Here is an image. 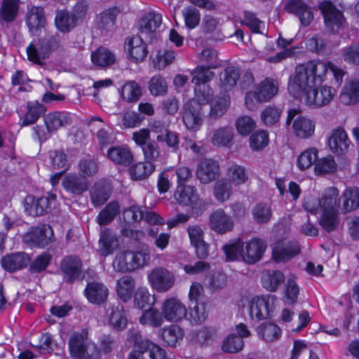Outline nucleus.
I'll list each match as a JSON object with an SVG mask.
<instances>
[{
    "label": "nucleus",
    "mask_w": 359,
    "mask_h": 359,
    "mask_svg": "<svg viewBox=\"0 0 359 359\" xmlns=\"http://www.w3.org/2000/svg\"><path fill=\"white\" fill-rule=\"evenodd\" d=\"M234 222L232 217L222 209H218L210 215V227L219 234H224L233 230Z\"/></svg>",
    "instance_id": "obj_18"
},
{
    "label": "nucleus",
    "mask_w": 359,
    "mask_h": 359,
    "mask_svg": "<svg viewBox=\"0 0 359 359\" xmlns=\"http://www.w3.org/2000/svg\"><path fill=\"white\" fill-rule=\"evenodd\" d=\"M230 104V97L228 95L218 96L210 104L209 117L214 120L222 118L228 111Z\"/></svg>",
    "instance_id": "obj_37"
},
{
    "label": "nucleus",
    "mask_w": 359,
    "mask_h": 359,
    "mask_svg": "<svg viewBox=\"0 0 359 359\" xmlns=\"http://www.w3.org/2000/svg\"><path fill=\"white\" fill-rule=\"evenodd\" d=\"M45 22L44 11L42 7L32 6L29 9L26 23L32 35H39V32L44 27Z\"/></svg>",
    "instance_id": "obj_26"
},
{
    "label": "nucleus",
    "mask_w": 359,
    "mask_h": 359,
    "mask_svg": "<svg viewBox=\"0 0 359 359\" xmlns=\"http://www.w3.org/2000/svg\"><path fill=\"white\" fill-rule=\"evenodd\" d=\"M148 280L151 287L156 292H165L175 285V277L168 269L156 266L148 274Z\"/></svg>",
    "instance_id": "obj_7"
},
{
    "label": "nucleus",
    "mask_w": 359,
    "mask_h": 359,
    "mask_svg": "<svg viewBox=\"0 0 359 359\" xmlns=\"http://www.w3.org/2000/svg\"><path fill=\"white\" fill-rule=\"evenodd\" d=\"M18 0H3L0 9V19L5 22L13 21L18 11Z\"/></svg>",
    "instance_id": "obj_49"
},
{
    "label": "nucleus",
    "mask_w": 359,
    "mask_h": 359,
    "mask_svg": "<svg viewBox=\"0 0 359 359\" xmlns=\"http://www.w3.org/2000/svg\"><path fill=\"white\" fill-rule=\"evenodd\" d=\"M69 350L72 358L76 359H100L98 347L88 337V332H75L71 334L68 341Z\"/></svg>",
    "instance_id": "obj_2"
},
{
    "label": "nucleus",
    "mask_w": 359,
    "mask_h": 359,
    "mask_svg": "<svg viewBox=\"0 0 359 359\" xmlns=\"http://www.w3.org/2000/svg\"><path fill=\"white\" fill-rule=\"evenodd\" d=\"M142 351L149 353V356L151 359H165V352L157 344L152 341L145 339L142 340L139 346Z\"/></svg>",
    "instance_id": "obj_61"
},
{
    "label": "nucleus",
    "mask_w": 359,
    "mask_h": 359,
    "mask_svg": "<svg viewBox=\"0 0 359 359\" xmlns=\"http://www.w3.org/2000/svg\"><path fill=\"white\" fill-rule=\"evenodd\" d=\"M227 177L231 184L241 185L246 182L248 179L244 167L239 165H232L227 170Z\"/></svg>",
    "instance_id": "obj_56"
},
{
    "label": "nucleus",
    "mask_w": 359,
    "mask_h": 359,
    "mask_svg": "<svg viewBox=\"0 0 359 359\" xmlns=\"http://www.w3.org/2000/svg\"><path fill=\"white\" fill-rule=\"evenodd\" d=\"M98 252L102 257H107L115 251L118 246L117 236L109 229H103L100 233Z\"/></svg>",
    "instance_id": "obj_24"
},
{
    "label": "nucleus",
    "mask_w": 359,
    "mask_h": 359,
    "mask_svg": "<svg viewBox=\"0 0 359 359\" xmlns=\"http://www.w3.org/2000/svg\"><path fill=\"white\" fill-rule=\"evenodd\" d=\"M92 62L98 66L106 67L112 65L115 61L114 55L108 49L100 48L92 53Z\"/></svg>",
    "instance_id": "obj_54"
},
{
    "label": "nucleus",
    "mask_w": 359,
    "mask_h": 359,
    "mask_svg": "<svg viewBox=\"0 0 359 359\" xmlns=\"http://www.w3.org/2000/svg\"><path fill=\"white\" fill-rule=\"evenodd\" d=\"M318 158V150L316 148H309L304 151L298 156L297 165L299 170H305L310 168Z\"/></svg>",
    "instance_id": "obj_59"
},
{
    "label": "nucleus",
    "mask_w": 359,
    "mask_h": 359,
    "mask_svg": "<svg viewBox=\"0 0 359 359\" xmlns=\"http://www.w3.org/2000/svg\"><path fill=\"white\" fill-rule=\"evenodd\" d=\"M300 252L297 241L284 238L278 241L273 248L272 255L277 262H286Z\"/></svg>",
    "instance_id": "obj_12"
},
{
    "label": "nucleus",
    "mask_w": 359,
    "mask_h": 359,
    "mask_svg": "<svg viewBox=\"0 0 359 359\" xmlns=\"http://www.w3.org/2000/svg\"><path fill=\"white\" fill-rule=\"evenodd\" d=\"M213 94V90L208 84L203 83L195 86L194 97L189 101H195L202 107L212 100Z\"/></svg>",
    "instance_id": "obj_53"
},
{
    "label": "nucleus",
    "mask_w": 359,
    "mask_h": 359,
    "mask_svg": "<svg viewBox=\"0 0 359 359\" xmlns=\"http://www.w3.org/2000/svg\"><path fill=\"white\" fill-rule=\"evenodd\" d=\"M338 196L337 189L329 187L325 191L321 198L318 201L316 208H310L309 202H306L304 204L305 209L312 213H316L318 211L337 212Z\"/></svg>",
    "instance_id": "obj_14"
},
{
    "label": "nucleus",
    "mask_w": 359,
    "mask_h": 359,
    "mask_svg": "<svg viewBox=\"0 0 359 359\" xmlns=\"http://www.w3.org/2000/svg\"><path fill=\"white\" fill-rule=\"evenodd\" d=\"M299 294V287L294 278L287 279L284 289V302L285 304L292 305L297 302Z\"/></svg>",
    "instance_id": "obj_58"
},
{
    "label": "nucleus",
    "mask_w": 359,
    "mask_h": 359,
    "mask_svg": "<svg viewBox=\"0 0 359 359\" xmlns=\"http://www.w3.org/2000/svg\"><path fill=\"white\" fill-rule=\"evenodd\" d=\"M177 202L183 205H197L198 196L196 190L191 186H177L175 194Z\"/></svg>",
    "instance_id": "obj_34"
},
{
    "label": "nucleus",
    "mask_w": 359,
    "mask_h": 359,
    "mask_svg": "<svg viewBox=\"0 0 359 359\" xmlns=\"http://www.w3.org/2000/svg\"><path fill=\"white\" fill-rule=\"evenodd\" d=\"M149 261L150 255L145 250H126L116 255L112 262V267L117 272L128 273L144 267Z\"/></svg>",
    "instance_id": "obj_3"
},
{
    "label": "nucleus",
    "mask_w": 359,
    "mask_h": 359,
    "mask_svg": "<svg viewBox=\"0 0 359 359\" xmlns=\"http://www.w3.org/2000/svg\"><path fill=\"white\" fill-rule=\"evenodd\" d=\"M77 17L67 11H61L57 13L55 18V24L57 29L62 33H68L76 25Z\"/></svg>",
    "instance_id": "obj_36"
},
{
    "label": "nucleus",
    "mask_w": 359,
    "mask_h": 359,
    "mask_svg": "<svg viewBox=\"0 0 359 359\" xmlns=\"http://www.w3.org/2000/svg\"><path fill=\"white\" fill-rule=\"evenodd\" d=\"M162 313L165 320L170 322H179L187 316L185 305L177 298L165 299L161 306Z\"/></svg>",
    "instance_id": "obj_13"
},
{
    "label": "nucleus",
    "mask_w": 359,
    "mask_h": 359,
    "mask_svg": "<svg viewBox=\"0 0 359 359\" xmlns=\"http://www.w3.org/2000/svg\"><path fill=\"white\" fill-rule=\"evenodd\" d=\"M299 111L297 109H291L288 111L286 124L292 122L293 134L301 139H307L313 135L315 132V123L311 119L303 116H297Z\"/></svg>",
    "instance_id": "obj_6"
},
{
    "label": "nucleus",
    "mask_w": 359,
    "mask_h": 359,
    "mask_svg": "<svg viewBox=\"0 0 359 359\" xmlns=\"http://www.w3.org/2000/svg\"><path fill=\"white\" fill-rule=\"evenodd\" d=\"M257 332L266 341H275L280 337V329L273 323H262L259 326Z\"/></svg>",
    "instance_id": "obj_57"
},
{
    "label": "nucleus",
    "mask_w": 359,
    "mask_h": 359,
    "mask_svg": "<svg viewBox=\"0 0 359 359\" xmlns=\"http://www.w3.org/2000/svg\"><path fill=\"white\" fill-rule=\"evenodd\" d=\"M43 122L49 130L55 133L60 128L71 125L72 119L67 112L55 111L45 115Z\"/></svg>",
    "instance_id": "obj_28"
},
{
    "label": "nucleus",
    "mask_w": 359,
    "mask_h": 359,
    "mask_svg": "<svg viewBox=\"0 0 359 359\" xmlns=\"http://www.w3.org/2000/svg\"><path fill=\"white\" fill-rule=\"evenodd\" d=\"M29 259L28 255L25 252H15L4 257L1 265L5 270L13 272L26 267Z\"/></svg>",
    "instance_id": "obj_29"
},
{
    "label": "nucleus",
    "mask_w": 359,
    "mask_h": 359,
    "mask_svg": "<svg viewBox=\"0 0 359 359\" xmlns=\"http://www.w3.org/2000/svg\"><path fill=\"white\" fill-rule=\"evenodd\" d=\"M63 189L74 196L82 195L89 187L88 180L76 173H69L62 180Z\"/></svg>",
    "instance_id": "obj_17"
},
{
    "label": "nucleus",
    "mask_w": 359,
    "mask_h": 359,
    "mask_svg": "<svg viewBox=\"0 0 359 359\" xmlns=\"http://www.w3.org/2000/svg\"><path fill=\"white\" fill-rule=\"evenodd\" d=\"M52 256L49 253L43 252L38 255L30 264L29 271L32 273L43 271L49 266Z\"/></svg>",
    "instance_id": "obj_64"
},
{
    "label": "nucleus",
    "mask_w": 359,
    "mask_h": 359,
    "mask_svg": "<svg viewBox=\"0 0 359 359\" xmlns=\"http://www.w3.org/2000/svg\"><path fill=\"white\" fill-rule=\"evenodd\" d=\"M326 28L331 32H337L341 29L345 23V18L339 11L330 1H324L319 5Z\"/></svg>",
    "instance_id": "obj_8"
},
{
    "label": "nucleus",
    "mask_w": 359,
    "mask_h": 359,
    "mask_svg": "<svg viewBox=\"0 0 359 359\" xmlns=\"http://www.w3.org/2000/svg\"><path fill=\"white\" fill-rule=\"evenodd\" d=\"M211 68L208 66H198L191 72V82L195 86L206 83L210 81L215 76L213 72L210 71Z\"/></svg>",
    "instance_id": "obj_51"
},
{
    "label": "nucleus",
    "mask_w": 359,
    "mask_h": 359,
    "mask_svg": "<svg viewBox=\"0 0 359 359\" xmlns=\"http://www.w3.org/2000/svg\"><path fill=\"white\" fill-rule=\"evenodd\" d=\"M120 205L117 201L109 203L104 209H102L97 218V222L100 225H107L111 223L119 212Z\"/></svg>",
    "instance_id": "obj_45"
},
{
    "label": "nucleus",
    "mask_w": 359,
    "mask_h": 359,
    "mask_svg": "<svg viewBox=\"0 0 359 359\" xmlns=\"http://www.w3.org/2000/svg\"><path fill=\"white\" fill-rule=\"evenodd\" d=\"M219 78L221 88L224 90H231L240 78L239 69L234 66H229L221 72Z\"/></svg>",
    "instance_id": "obj_40"
},
{
    "label": "nucleus",
    "mask_w": 359,
    "mask_h": 359,
    "mask_svg": "<svg viewBox=\"0 0 359 359\" xmlns=\"http://www.w3.org/2000/svg\"><path fill=\"white\" fill-rule=\"evenodd\" d=\"M62 37L55 34L43 39H39L36 43H31L27 48L28 60L36 64H42L52 51L63 49Z\"/></svg>",
    "instance_id": "obj_4"
},
{
    "label": "nucleus",
    "mask_w": 359,
    "mask_h": 359,
    "mask_svg": "<svg viewBox=\"0 0 359 359\" xmlns=\"http://www.w3.org/2000/svg\"><path fill=\"white\" fill-rule=\"evenodd\" d=\"M155 165L151 162H139L133 164L129 169L131 178L133 180H143L154 171Z\"/></svg>",
    "instance_id": "obj_41"
},
{
    "label": "nucleus",
    "mask_w": 359,
    "mask_h": 359,
    "mask_svg": "<svg viewBox=\"0 0 359 359\" xmlns=\"http://www.w3.org/2000/svg\"><path fill=\"white\" fill-rule=\"evenodd\" d=\"M53 236L51 227L48 224L32 227L23 236L24 241L31 246L44 248L50 242Z\"/></svg>",
    "instance_id": "obj_11"
},
{
    "label": "nucleus",
    "mask_w": 359,
    "mask_h": 359,
    "mask_svg": "<svg viewBox=\"0 0 359 359\" xmlns=\"http://www.w3.org/2000/svg\"><path fill=\"white\" fill-rule=\"evenodd\" d=\"M84 294L89 302L101 304L107 300L109 290L107 287L102 283L91 282L87 284Z\"/></svg>",
    "instance_id": "obj_27"
},
{
    "label": "nucleus",
    "mask_w": 359,
    "mask_h": 359,
    "mask_svg": "<svg viewBox=\"0 0 359 359\" xmlns=\"http://www.w3.org/2000/svg\"><path fill=\"white\" fill-rule=\"evenodd\" d=\"M276 297L273 294H267L254 297L248 307V314L251 320L259 321L267 318L273 311Z\"/></svg>",
    "instance_id": "obj_5"
},
{
    "label": "nucleus",
    "mask_w": 359,
    "mask_h": 359,
    "mask_svg": "<svg viewBox=\"0 0 359 359\" xmlns=\"http://www.w3.org/2000/svg\"><path fill=\"white\" fill-rule=\"evenodd\" d=\"M56 200V196L52 193H48L47 196L35 198L33 196H27L25 201V210L26 212L33 217L43 215L50 210L51 205Z\"/></svg>",
    "instance_id": "obj_9"
},
{
    "label": "nucleus",
    "mask_w": 359,
    "mask_h": 359,
    "mask_svg": "<svg viewBox=\"0 0 359 359\" xmlns=\"http://www.w3.org/2000/svg\"><path fill=\"white\" fill-rule=\"evenodd\" d=\"M121 95L125 101L135 102L142 95V89L135 81H128L122 86Z\"/></svg>",
    "instance_id": "obj_48"
},
{
    "label": "nucleus",
    "mask_w": 359,
    "mask_h": 359,
    "mask_svg": "<svg viewBox=\"0 0 359 359\" xmlns=\"http://www.w3.org/2000/svg\"><path fill=\"white\" fill-rule=\"evenodd\" d=\"M266 248L265 243L258 238L243 243L242 259L247 264H255L262 259Z\"/></svg>",
    "instance_id": "obj_16"
},
{
    "label": "nucleus",
    "mask_w": 359,
    "mask_h": 359,
    "mask_svg": "<svg viewBox=\"0 0 359 359\" xmlns=\"http://www.w3.org/2000/svg\"><path fill=\"white\" fill-rule=\"evenodd\" d=\"M120 10L116 7L110 8L100 14L99 28L107 31L114 28L117 15Z\"/></svg>",
    "instance_id": "obj_47"
},
{
    "label": "nucleus",
    "mask_w": 359,
    "mask_h": 359,
    "mask_svg": "<svg viewBox=\"0 0 359 359\" xmlns=\"http://www.w3.org/2000/svg\"><path fill=\"white\" fill-rule=\"evenodd\" d=\"M284 280V274L278 270L265 271L263 272L262 276V283L263 287L270 292L276 291Z\"/></svg>",
    "instance_id": "obj_33"
},
{
    "label": "nucleus",
    "mask_w": 359,
    "mask_h": 359,
    "mask_svg": "<svg viewBox=\"0 0 359 359\" xmlns=\"http://www.w3.org/2000/svg\"><path fill=\"white\" fill-rule=\"evenodd\" d=\"M339 100L346 105L354 104L359 102V79H352L346 82Z\"/></svg>",
    "instance_id": "obj_30"
},
{
    "label": "nucleus",
    "mask_w": 359,
    "mask_h": 359,
    "mask_svg": "<svg viewBox=\"0 0 359 359\" xmlns=\"http://www.w3.org/2000/svg\"><path fill=\"white\" fill-rule=\"evenodd\" d=\"M27 107V111L22 121V125L24 126L34 123L46 111V107L38 102H29Z\"/></svg>",
    "instance_id": "obj_46"
},
{
    "label": "nucleus",
    "mask_w": 359,
    "mask_h": 359,
    "mask_svg": "<svg viewBox=\"0 0 359 359\" xmlns=\"http://www.w3.org/2000/svg\"><path fill=\"white\" fill-rule=\"evenodd\" d=\"M149 89L154 96L163 95L168 90V84L163 77L161 75H156L150 79Z\"/></svg>",
    "instance_id": "obj_62"
},
{
    "label": "nucleus",
    "mask_w": 359,
    "mask_h": 359,
    "mask_svg": "<svg viewBox=\"0 0 359 359\" xmlns=\"http://www.w3.org/2000/svg\"><path fill=\"white\" fill-rule=\"evenodd\" d=\"M111 186L106 181H99L94 184L90 190V198L92 204L99 207L105 203L111 194Z\"/></svg>",
    "instance_id": "obj_25"
},
{
    "label": "nucleus",
    "mask_w": 359,
    "mask_h": 359,
    "mask_svg": "<svg viewBox=\"0 0 359 359\" xmlns=\"http://www.w3.org/2000/svg\"><path fill=\"white\" fill-rule=\"evenodd\" d=\"M222 248L228 261H236L239 258L242 259L243 243L241 240L230 241Z\"/></svg>",
    "instance_id": "obj_52"
},
{
    "label": "nucleus",
    "mask_w": 359,
    "mask_h": 359,
    "mask_svg": "<svg viewBox=\"0 0 359 359\" xmlns=\"http://www.w3.org/2000/svg\"><path fill=\"white\" fill-rule=\"evenodd\" d=\"M215 334V329L203 327L197 331L191 332L189 334V337L192 342L199 345H203L212 339Z\"/></svg>",
    "instance_id": "obj_55"
},
{
    "label": "nucleus",
    "mask_w": 359,
    "mask_h": 359,
    "mask_svg": "<svg viewBox=\"0 0 359 359\" xmlns=\"http://www.w3.org/2000/svg\"><path fill=\"white\" fill-rule=\"evenodd\" d=\"M107 157L114 163L124 166L130 165L133 160L130 151L122 146L110 147L107 151Z\"/></svg>",
    "instance_id": "obj_31"
},
{
    "label": "nucleus",
    "mask_w": 359,
    "mask_h": 359,
    "mask_svg": "<svg viewBox=\"0 0 359 359\" xmlns=\"http://www.w3.org/2000/svg\"><path fill=\"white\" fill-rule=\"evenodd\" d=\"M210 142L215 147H230L232 145L234 137V132L232 127L226 126L212 130L209 135Z\"/></svg>",
    "instance_id": "obj_22"
},
{
    "label": "nucleus",
    "mask_w": 359,
    "mask_h": 359,
    "mask_svg": "<svg viewBox=\"0 0 359 359\" xmlns=\"http://www.w3.org/2000/svg\"><path fill=\"white\" fill-rule=\"evenodd\" d=\"M182 121L188 130H199L203 123L202 107L195 101L187 102L183 107Z\"/></svg>",
    "instance_id": "obj_10"
},
{
    "label": "nucleus",
    "mask_w": 359,
    "mask_h": 359,
    "mask_svg": "<svg viewBox=\"0 0 359 359\" xmlns=\"http://www.w3.org/2000/svg\"><path fill=\"white\" fill-rule=\"evenodd\" d=\"M164 316L162 311L150 308L144 311L140 318V323L143 325H149L152 327H159L164 322Z\"/></svg>",
    "instance_id": "obj_43"
},
{
    "label": "nucleus",
    "mask_w": 359,
    "mask_h": 359,
    "mask_svg": "<svg viewBox=\"0 0 359 359\" xmlns=\"http://www.w3.org/2000/svg\"><path fill=\"white\" fill-rule=\"evenodd\" d=\"M252 215L257 224H266L271 221L273 212L269 205L260 203L252 208Z\"/></svg>",
    "instance_id": "obj_50"
},
{
    "label": "nucleus",
    "mask_w": 359,
    "mask_h": 359,
    "mask_svg": "<svg viewBox=\"0 0 359 359\" xmlns=\"http://www.w3.org/2000/svg\"><path fill=\"white\" fill-rule=\"evenodd\" d=\"M125 48L130 57L136 62L142 61L147 54L146 44L139 36L127 38Z\"/></svg>",
    "instance_id": "obj_23"
},
{
    "label": "nucleus",
    "mask_w": 359,
    "mask_h": 359,
    "mask_svg": "<svg viewBox=\"0 0 359 359\" xmlns=\"http://www.w3.org/2000/svg\"><path fill=\"white\" fill-rule=\"evenodd\" d=\"M284 8L287 13L296 15L303 27H308L313 20L311 8L303 0H287Z\"/></svg>",
    "instance_id": "obj_15"
},
{
    "label": "nucleus",
    "mask_w": 359,
    "mask_h": 359,
    "mask_svg": "<svg viewBox=\"0 0 359 359\" xmlns=\"http://www.w3.org/2000/svg\"><path fill=\"white\" fill-rule=\"evenodd\" d=\"M135 287V279L130 276H123L116 281V290L117 294L124 302H128L131 299Z\"/></svg>",
    "instance_id": "obj_32"
},
{
    "label": "nucleus",
    "mask_w": 359,
    "mask_h": 359,
    "mask_svg": "<svg viewBox=\"0 0 359 359\" xmlns=\"http://www.w3.org/2000/svg\"><path fill=\"white\" fill-rule=\"evenodd\" d=\"M162 15L155 12L147 13L140 20V29L142 34H152L161 26Z\"/></svg>",
    "instance_id": "obj_39"
},
{
    "label": "nucleus",
    "mask_w": 359,
    "mask_h": 359,
    "mask_svg": "<svg viewBox=\"0 0 359 359\" xmlns=\"http://www.w3.org/2000/svg\"><path fill=\"white\" fill-rule=\"evenodd\" d=\"M183 330L177 325H171L161 330V337L163 341L170 346L174 347L182 340Z\"/></svg>",
    "instance_id": "obj_38"
},
{
    "label": "nucleus",
    "mask_w": 359,
    "mask_h": 359,
    "mask_svg": "<svg viewBox=\"0 0 359 359\" xmlns=\"http://www.w3.org/2000/svg\"><path fill=\"white\" fill-rule=\"evenodd\" d=\"M328 143L334 153L337 155H342L348 151L351 141L346 131L339 128L332 130Z\"/></svg>",
    "instance_id": "obj_21"
},
{
    "label": "nucleus",
    "mask_w": 359,
    "mask_h": 359,
    "mask_svg": "<svg viewBox=\"0 0 359 359\" xmlns=\"http://www.w3.org/2000/svg\"><path fill=\"white\" fill-rule=\"evenodd\" d=\"M342 209L344 212H351L359 208V189L356 187L348 188L342 195Z\"/></svg>",
    "instance_id": "obj_44"
},
{
    "label": "nucleus",
    "mask_w": 359,
    "mask_h": 359,
    "mask_svg": "<svg viewBox=\"0 0 359 359\" xmlns=\"http://www.w3.org/2000/svg\"><path fill=\"white\" fill-rule=\"evenodd\" d=\"M330 70L336 83L343 81L345 72L330 61L310 60L298 65L290 77L288 92L296 100H302L309 106L322 107L330 103L336 91L332 86L323 85Z\"/></svg>",
    "instance_id": "obj_1"
},
{
    "label": "nucleus",
    "mask_w": 359,
    "mask_h": 359,
    "mask_svg": "<svg viewBox=\"0 0 359 359\" xmlns=\"http://www.w3.org/2000/svg\"><path fill=\"white\" fill-rule=\"evenodd\" d=\"M81 176L87 179L98 171V164L95 159L92 157H86L81 159L78 165Z\"/></svg>",
    "instance_id": "obj_60"
},
{
    "label": "nucleus",
    "mask_w": 359,
    "mask_h": 359,
    "mask_svg": "<svg viewBox=\"0 0 359 359\" xmlns=\"http://www.w3.org/2000/svg\"><path fill=\"white\" fill-rule=\"evenodd\" d=\"M219 166L211 158L202 159L198 165L196 175L203 184H208L216 179L219 175Z\"/></svg>",
    "instance_id": "obj_20"
},
{
    "label": "nucleus",
    "mask_w": 359,
    "mask_h": 359,
    "mask_svg": "<svg viewBox=\"0 0 359 359\" xmlns=\"http://www.w3.org/2000/svg\"><path fill=\"white\" fill-rule=\"evenodd\" d=\"M60 270L65 281L69 283H72L81 275L82 262L76 256H67L60 263Z\"/></svg>",
    "instance_id": "obj_19"
},
{
    "label": "nucleus",
    "mask_w": 359,
    "mask_h": 359,
    "mask_svg": "<svg viewBox=\"0 0 359 359\" xmlns=\"http://www.w3.org/2000/svg\"><path fill=\"white\" fill-rule=\"evenodd\" d=\"M278 90V83L276 80L266 78L257 87V97L261 102L270 100Z\"/></svg>",
    "instance_id": "obj_35"
},
{
    "label": "nucleus",
    "mask_w": 359,
    "mask_h": 359,
    "mask_svg": "<svg viewBox=\"0 0 359 359\" xmlns=\"http://www.w3.org/2000/svg\"><path fill=\"white\" fill-rule=\"evenodd\" d=\"M244 345L243 339L241 337L232 334L229 335L222 344V350L224 352L234 353L242 350Z\"/></svg>",
    "instance_id": "obj_63"
},
{
    "label": "nucleus",
    "mask_w": 359,
    "mask_h": 359,
    "mask_svg": "<svg viewBox=\"0 0 359 359\" xmlns=\"http://www.w3.org/2000/svg\"><path fill=\"white\" fill-rule=\"evenodd\" d=\"M109 323L117 330H123L127 325V318L125 315L123 306L118 304L109 308Z\"/></svg>",
    "instance_id": "obj_42"
}]
</instances>
